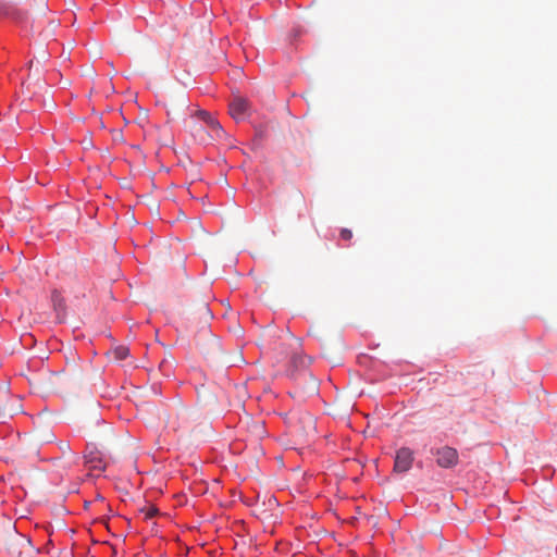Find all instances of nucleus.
<instances>
[{"label": "nucleus", "instance_id": "nucleus-1", "mask_svg": "<svg viewBox=\"0 0 557 557\" xmlns=\"http://www.w3.org/2000/svg\"><path fill=\"white\" fill-rule=\"evenodd\" d=\"M295 434L304 441L314 437L317 425L314 418L309 413H301L293 425Z\"/></svg>", "mask_w": 557, "mask_h": 557}, {"label": "nucleus", "instance_id": "nucleus-2", "mask_svg": "<svg viewBox=\"0 0 557 557\" xmlns=\"http://www.w3.org/2000/svg\"><path fill=\"white\" fill-rule=\"evenodd\" d=\"M284 347L292 354L289 362L294 371L304 370L309 366L310 359L301 352V343L298 338L290 337Z\"/></svg>", "mask_w": 557, "mask_h": 557}, {"label": "nucleus", "instance_id": "nucleus-3", "mask_svg": "<svg viewBox=\"0 0 557 557\" xmlns=\"http://www.w3.org/2000/svg\"><path fill=\"white\" fill-rule=\"evenodd\" d=\"M433 455L438 467L441 468H453L459 461L458 451L449 446H443L434 450Z\"/></svg>", "mask_w": 557, "mask_h": 557}, {"label": "nucleus", "instance_id": "nucleus-4", "mask_svg": "<svg viewBox=\"0 0 557 557\" xmlns=\"http://www.w3.org/2000/svg\"><path fill=\"white\" fill-rule=\"evenodd\" d=\"M413 459V451L408 447H401L396 451L394 471L407 472L412 467Z\"/></svg>", "mask_w": 557, "mask_h": 557}, {"label": "nucleus", "instance_id": "nucleus-5", "mask_svg": "<svg viewBox=\"0 0 557 557\" xmlns=\"http://www.w3.org/2000/svg\"><path fill=\"white\" fill-rule=\"evenodd\" d=\"M84 460L85 465H87L91 470L102 471L106 469V463L102 460L101 454L95 446H87L84 454Z\"/></svg>", "mask_w": 557, "mask_h": 557}, {"label": "nucleus", "instance_id": "nucleus-6", "mask_svg": "<svg viewBox=\"0 0 557 557\" xmlns=\"http://www.w3.org/2000/svg\"><path fill=\"white\" fill-rule=\"evenodd\" d=\"M248 110V101L244 98L237 97L230 103V114L236 121L245 119Z\"/></svg>", "mask_w": 557, "mask_h": 557}, {"label": "nucleus", "instance_id": "nucleus-7", "mask_svg": "<svg viewBox=\"0 0 557 557\" xmlns=\"http://www.w3.org/2000/svg\"><path fill=\"white\" fill-rule=\"evenodd\" d=\"M51 300L53 304V308L57 312V319L59 320V322H62L65 314L64 300L61 297L60 293L57 290L52 292Z\"/></svg>", "mask_w": 557, "mask_h": 557}, {"label": "nucleus", "instance_id": "nucleus-8", "mask_svg": "<svg viewBox=\"0 0 557 557\" xmlns=\"http://www.w3.org/2000/svg\"><path fill=\"white\" fill-rule=\"evenodd\" d=\"M110 354L114 360L121 361V360H124L128 356L129 349L126 346L121 345V346L114 347L110 351Z\"/></svg>", "mask_w": 557, "mask_h": 557}, {"label": "nucleus", "instance_id": "nucleus-9", "mask_svg": "<svg viewBox=\"0 0 557 557\" xmlns=\"http://www.w3.org/2000/svg\"><path fill=\"white\" fill-rule=\"evenodd\" d=\"M206 124L211 128V131L214 133V136L218 137V138H221L222 134H223V131H222V127L220 125V123L214 120L213 117H210Z\"/></svg>", "mask_w": 557, "mask_h": 557}, {"label": "nucleus", "instance_id": "nucleus-10", "mask_svg": "<svg viewBox=\"0 0 557 557\" xmlns=\"http://www.w3.org/2000/svg\"><path fill=\"white\" fill-rule=\"evenodd\" d=\"M139 511L145 516L146 519L153 518L159 512L158 508L153 505H146L140 508Z\"/></svg>", "mask_w": 557, "mask_h": 557}, {"label": "nucleus", "instance_id": "nucleus-11", "mask_svg": "<svg viewBox=\"0 0 557 557\" xmlns=\"http://www.w3.org/2000/svg\"><path fill=\"white\" fill-rule=\"evenodd\" d=\"M201 317L207 321L211 318V311L208 304L203 302L200 307Z\"/></svg>", "mask_w": 557, "mask_h": 557}, {"label": "nucleus", "instance_id": "nucleus-12", "mask_svg": "<svg viewBox=\"0 0 557 557\" xmlns=\"http://www.w3.org/2000/svg\"><path fill=\"white\" fill-rule=\"evenodd\" d=\"M341 238L344 240H350L352 238V232L348 228H343L339 233Z\"/></svg>", "mask_w": 557, "mask_h": 557}, {"label": "nucleus", "instance_id": "nucleus-13", "mask_svg": "<svg viewBox=\"0 0 557 557\" xmlns=\"http://www.w3.org/2000/svg\"><path fill=\"white\" fill-rule=\"evenodd\" d=\"M198 115L205 123L211 117L207 111H199Z\"/></svg>", "mask_w": 557, "mask_h": 557}, {"label": "nucleus", "instance_id": "nucleus-14", "mask_svg": "<svg viewBox=\"0 0 557 557\" xmlns=\"http://www.w3.org/2000/svg\"><path fill=\"white\" fill-rule=\"evenodd\" d=\"M181 104H182V107H187V101L182 99Z\"/></svg>", "mask_w": 557, "mask_h": 557}, {"label": "nucleus", "instance_id": "nucleus-15", "mask_svg": "<svg viewBox=\"0 0 557 557\" xmlns=\"http://www.w3.org/2000/svg\"><path fill=\"white\" fill-rule=\"evenodd\" d=\"M65 448H66L67 450H70V446H69L67 444H64V445L62 446V449H65Z\"/></svg>", "mask_w": 557, "mask_h": 557}]
</instances>
